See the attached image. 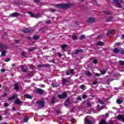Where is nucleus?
I'll use <instances>...</instances> for the list:
<instances>
[{
    "mask_svg": "<svg viewBox=\"0 0 124 124\" xmlns=\"http://www.w3.org/2000/svg\"><path fill=\"white\" fill-rule=\"evenodd\" d=\"M10 61V58H6V60H5V62H7Z\"/></svg>",
    "mask_w": 124,
    "mask_h": 124,
    "instance_id": "5fc2aeb1",
    "label": "nucleus"
},
{
    "mask_svg": "<svg viewBox=\"0 0 124 124\" xmlns=\"http://www.w3.org/2000/svg\"><path fill=\"white\" fill-rule=\"evenodd\" d=\"M98 102L100 104H102V105H103V104H104V102L102 100H98Z\"/></svg>",
    "mask_w": 124,
    "mask_h": 124,
    "instance_id": "e433bc0d",
    "label": "nucleus"
},
{
    "mask_svg": "<svg viewBox=\"0 0 124 124\" xmlns=\"http://www.w3.org/2000/svg\"><path fill=\"white\" fill-rule=\"evenodd\" d=\"M36 49V47H33L31 48V51H34Z\"/></svg>",
    "mask_w": 124,
    "mask_h": 124,
    "instance_id": "680f3d73",
    "label": "nucleus"
},
{
    "mask_svg": "<svg viewBox=\"0 0 124 124\" xmlns=\"http://www.w3.org/2000/svg\"><path fill=\"white\" fill-rule=\"evenodd\" d=\"M72 38L73 39V40H77V36L76 35H73L72 37Z\"/></svg>",
    "mask_w": 124,
    "mask_h": 124,
    "instance_id": "f704fd0d",
    "label": "nucleus"
},
{
    "mask_svg": "<svg viewBox=\"0 0 124 124\" xmlns=\"http://www.w3.org/2000/svg\"><path fill=\"white\" fill-rule=\"evenodd\" d=\"M119 52H120V50H119V49L118 48L116 47L114 49V52L115 54H118V53H119Z\"/></svg>",
    "mask_w": 124,
    "mask_h": 124,
    "instance_id": "393cba45",
    "label": "nucleus"
},
{
    "mask_svg": "<svg viewBox=\"0 0 124 124\" xmlns=\"http://www.w3.org/2000/svg\"><path fill=\"white\" fill-rule=\"evenodd\" d=\"M105 117H106V118H108V117H109V114H108V113H106V114H105Z\"/></svg>",
    "mask_w": 124,
    "mask_h": 124,
    "instance_id": "0e129e2a",
    "label": "nucleus"
},
{
    "mask_svg": "<svg viewBox=\"0 0 124 124\" xmlns=\"http://www.w3.org/2000/svg\"><path fill=\"white\" fill-rule=\"evenodd\" d=\"M55 6L56 7H57V8L62 9V4H57L55 5Z\"/></svg>",
    "mask_w": 124,
    "mask_h": 124,
    "instance_id": "dca6fc26",
    "label": "nucleus"
},
{
    "mask_svg": "<svg viewBox=\"0 0 124 124\" xmlns=\"http://www.w3.org/2000/svg\"><path fill=\"white\" fill-rule=\"evenodd\" d=\"M121 54H124V50H122L121 51Z\"/></svg>",
    "mask_w": 124,
    "mask_h": 124,
    "instance_id": "774afa93",
    "label": "nucleus"
},
{
    "mask_svg": "<svg viewBox=\"0 0 124 124\" xmlns=\"http://www.w3.org/2000/svg\"><path fill=\"white\" fill-rule=\"evenodd\" d=\"M119 63H120V65H124V61H120Z\"/></svg>",
    "mask_w": 124,
    "mask_h": 124,
    "instance_id": "58836bf2",
    "label": "nucleus"
},
{
    "mask_svg": "<svg viewBox=\"0 0 124 124\" xmlns=\"http://www.w3.org/2000/svg\"><path fill=\"white\" fill-rule=\"evenodd\" d=\"M100 72H101V73L102 74H105V73H106V72H107V70H101V71H100Z\"/></svg>",
    "mask_w": 124,
    "mask_h": 124,
    "instance_id": "473e14b6",
    "label": "nucleus"
},
{
    "mask_svg": "<svg viewBox=\"0 0 124 124\" xmlns=\"http://www.w3.org/2000/svg\"><path fill=\"white\" fill-rule=\"evenodd\" d=\"M95 76H96V77L101 76V74H98V73H95Z\"/></svg>",
    "mask_w": 124,
    "mask_h": 124,
    "instance_id": "a18cd8bd",
    "label": "nucleus"
},
{
    "mask_svg": "<svg viewBox=\"0 0 124 124\" xmlns=\"http://www.w3.org/2000/svg\"><path fill=\"white\" fill-rule=\"evenodd\" d=\"M57 54L60 58L62 56V54L61 53H57Z\"/></svg>",
    "mask_w": 124,
    "mask_h": 124,
    "instance_id": "a19ab883",
    "label": "nucleus"
},
{
    "mask_svg": "<svg viewBox=\"0 0 124 124\" xmlns=\"http://www.w3.org/2000/svg\"><path fill=\"white\" fill-rule=\"evenodd\" d=\"M83 49H77L75 51V54L78 55V54H80V53H83Z\"/></svg>",
    "mask_w": 124,
    "mask_h": 124,
    "instance_id": "4468645a",
    "label": "nucleus"
},
{
    "mask_svg": "<svg viewBox=\"0 0 124 124\" xmlns=\"http://www.w3.org/2000/svg\"><path fill=\"white\" fill-rule=\"evenodd\" d=\"M80 89H81V90H85V89H86V86L84 85H80Z\"/></svg>",
    "mask_w": 124,
    "mask_h": 124,
    "instance_id": "2f4dec72",
    "label": "nucleus"
},
{
    "mask_svg": "<svg viewBox=\"0 0 124 124\" xmlns=\"http://www.w3.org/2000/svg\"><path fill=\"white\" fill-rule=\"evenodd\" d=\"M68 82V80L66 78H63L62 79V83L63 85H65V83H67Z\"/></svg>",
    "mask_w": 124,
    "mask_h": 124,
    "instance_id": "a211bd4d",
    "label": "nucleus"
},
{
    "mask_svg": "<svg viewBox=\"0 0 124 124\" xmlns=\"http://www.w3.org/2000/svg\"><path fill=\"white\" fill-rule=\"evenodd\" d=\"M82 98H83V99H86V98H87V95L84 94L82 96Z\"/></svg>",
    "mask_w": 124,
    "mask_h": 124,
    "instance_id": "864d4df0",
    "label": "nucleus"
},
{
    "mask_svg": "<svg viewBox=\"0 0 124 124\" xmlns=\"http://www.w3.org/2000/svg\"><path fill=\"white\" fill-rule=\"evenodd\" d=\"M45 104V103L43 101H38L37 102V104H38L40 107H44Z\"/></svg>",
    "mask_w": 124,
    "mask_h": 124,
    "instance_id": "423d86ee",
    "label": "nucleus"
},
{
    "mask_svg": "<svg viewBox=\"0 0 124 124\" xmlns=\"http://www.w3.org/2000/svg\"><path fill=\"white\" fill-rule=\"evenodd\" d=\"M117 119L118 120H122L124 122V115H118Z\"/></svg>",
    "mask_w": 124,
    "mask_h": 124,
    "instance_id": "2eb2a0df",
    "label": "nucleus"
},
{
    "mask_svg": "<svg viewBox=\"0 0 124 124\" xmlns=\"http://www.w3.org/2000/svg\"><path fill=\"white\" fill-rule=\"evenodd\" d=\"M44 67H50V65H49V64H45V65H44Z\"/></svg>",
    "mask_w": 124,
    "mask_h": 124,
    "instance_id": "3c124183",
    "label": "nucleus"
},
{
    "mask_svg": "<svg viewBox=\"0 0 124 124\" xmlns=\"http://www.w3.org/2000/svg\"><path fill=\"white\" fill-rule=\"evenodd\" d=\"M38 67L39 68L44 67V65H38Z\"/></svg>",
    "mask_w": 124,
    "mask_h": 124,
    "instance_id": "bf43d9fd",
    "label": "nucleus"
},
{
    "mask_svg": "<svg viewBox=\"0 0 124 124\" xmlns=\"http://www.w3.org/2000/svg\"><path fill=\"white\" fill-rule=\"evenodd\" d=\"M18 85H19L18 83H16L15 84V89L16 90V91H18V90H19V86H18Z\"/></svg>",
    "mask_w": 124,
    "mask_h": 124,
    "instance_id": "6ab92c4d",
    "label": "nucleus"
},
{
    "mask_svg": "<svg viewBox=\"0 0 124 124\" xmlns=\"http://www.w3.org/2000/svg\"><path fill=\"white\" fill-rule=\"evenodd\" d=\"M15 104H16V105H19V104H22V102H21L19 98H17L15 100Z\"/></svg>",
    "mask_w": 124,
    "mask_h": 124,
    "instance_id": "1a4fd4ad",
    "label": "nucleus"
},
{
    "mask_svg": "<svg viewBox=\"0 0 124 124\" xmlns=\"http://www.w3.org/2000/svg\"><path fill=\"white\" fill-rule=\"evenodd\" d=\"M113 1L119 8H122L123 6L121 5V2H122V0H113Z\"/></svg>",
    "mask_w": 124,
    "mask_h": 124,
    "instance_id": "f257e3e1",
    "label": "nucleus"
},
{
    "mask_svg": "<svg viewBox=\"0 0 124 124\" xmlns=\"http://www.w3.org/2000/svg\"><path fill=\"white\" fill-rule=\"evenodd\" d=\"M67 47V45H62V49L63 50L64 48H66Z\"/></svg>",
    "mask_w": 124,
    "mask_h": 124,
    "instance_id": "c9c22d12",
    "label": "nucleus"
},
{
    "mask_svg": "<svg viewBox=\"0 0 124 124\" xmlns=\"http://www.w3.org/2000/svg\"><path fill=\"white\" fill-rule=\"evenodd\" d=\"M4 107H7L8 106V103H6L4 104Z\"/></svg>",
    "mask_w": 124,
    "mask_h": 124,
    "instance_id": "13d9d810",
    "label": "nucleus"
},
{
    "mask_svg": "<svg viewBox=\"0 0 124 124\" xmlns=\"http://www.w3.org/2000/svg\"><path fill=\"white\" fill-rule=\"evenodd\" d=\"M116 102L118 104H122L123 102H124V101L123 100H121L120 99H117L116 100Z\"/></svg>",
    "mask_w": 124,
    "mask_h": 124,
    "instance_id": "f3484780",
    "label": "nucleus"
},
{
    "mask_svg": "<svg viewBox=\"0 0 124 124\" xmlns=\"http://www.w3.org/2000/svg\"><path fill=\"white\" fill-rule=\"evenodd\" d=\"M34 0V2L35 3H40V0Z\"/></svg>",
    "mask_w": 124,
    "mask_h": 124,
    "instance_id": "79ce46f5",
    "label": "nucleus"
},
{
    "mask_svg": "<svg viewBox=\"0 0 124 124\" xmlns=\"http://www.w3.org/2000/svg\"><path fill=\"white\" fill-rule=\"evenodd\" d=\"M103 13H105V14H107V15H112V14L107 11H104L103 12Z\"/></svg>",
    "mask_w": 124,
    "mask_h": 124,
    "instance_id": "c756f323",
    "label": "nucleus"
},
{
    "mask_svg": "<svg viewBox=\"0 0 124 124\" xmlns=\"http://www.w3.org/2000/svg\"><path fill=\"white\" fill-rule=\"evenodd\" d=\"M19 41L20 40H15V43H18Z\"/></svg>",
    "mask_w": 124,
    "mask_h": 124,
    "instance_id": "e2e57ef3",
    "label": "nucleus"
},
{
    "mask_svg": "<svg viewBox=\"0 0 124 124\" xmlns=\"http://www.w3.org/2000/svg\"><path fill=\"white\" fill-rule=\"evenodd\" d=\"M87 105L88 107H91V106H92V104H91V103H90V102H87Z\"/></svg>",
    "mask_w": 124,
    "mask_h": 124,
    "instance_id": "37998d69",
    "label": "nucleus"
},
{
    "mask_svg": "<svg viewBox=\"0 0 124 124\" xmlns=\"http://www.w3.org/2000/svg\"><path fill=\"white\" fill-rule=\"evenodd\" d=\"M51 102L52 104H54L56 102V98L55 97H53L52 100H51Z\"/></svg>",
    "mask_w": 124,
    "mask_h": 124,
    "instance_id": "a878e982",
    "label": "nucleus"
},
{
    "mask_svg": "<svg viewBox=\"0 0 124 124\" xmlns=\"http://www.w3.org/2000/svg\"><path fill=\"white\" fill-rule=\"evenodd\" d=\"M66 96H67V94L65 92H63L62 94L58 95V97L60 99H64V98H66Z\"/></svg>",
    "mask_w": 124,
    "mask_h": 124,
    "instance_id": "f03ea898",
    "label": "nucleus"
},
{
    "mask_svg": "<svg viewBox=\"0 0 124 124\" xmlns=\"http://www.w3.org/2000/svg\"><path fill=\"white\" fill-rule=\"evenodd\" d=\"M71 6H72L71 4H62V9H66V8L71 7Z\"/></svg>",
    "mask_w": 124,
    "mask_h": 124,
    "instance_id": "20e7f679",
    "label": "nucleus"
},
{
    "mask_svg": "<svg viewBox=\"0 0 124 124\" xmlns=\"http://www.w3.org/2000/svg\"><path fill=\"white\" fill-rule=\"evenodd\" d=\"M4 71H5V69H1V70H0V72L2 73H3V72H4Z\"/></svg>",
    "mask_w": 124,
    "mask_h": 124,
    "instance_id": "4d7b16f0",
    "label": "nucleus"
},
{
    "mask_svg": "<svg viewBox=\"0 0 124 124\" xmlns=\"http://www.w3.org/2000/svg\"><path fill=\"white\" fill-rule=\"evenodd\" d=\"M23 97L24 98H28L29 99H31V95L29 94L24 95Z\"/></svg>",
    "mask_w": 124,
    "mask_h": 124,
    "instance_id": "f8f14e48",
    "label": "nucleus"
},
{
    "mask_svg": "<svg viewBox=\"0 0 124 124\" xmlns=\"http://www.w3.org/2000/svg\"><path fill=\"white\" fill-rule=\"evenodd\" d=\"M93 63H97V60H96V59H94V60H93Z\"/></svg>",
    "mask_w": 124,
    "mask_h": 124,
    "instance_id": "09e8293b",
    "label": "nucleus"
},
{
    "mask_svg": "<svg viewBox=\"0 0 124 124\" xmlns=\"http://www.w3.org/2000/svg\"><path fill=\"white\" fill-rule=\"evenodd\" d=\"M40 16V14H31V17H33V18H39V16Z\"/></svg>",
    "mask_w": 124,
    "mask_h": 124,
    "instance_id": "ddd939ff",
    "label": "nucleus"
},
{
    "mask_svg": "<svg viewBox=\"0 0 124 124\" xmlns=\"http://www.w3.org/2000/svg\"><path fill=\"white\" fill-rule=\"evenodd\" d=\"M12 99H14L13 96L9 98V100H12Z\"/></svg>",
    "mask_w": 124,
    "mask_h": 124,
    "instance_id": "69168bd1",
    "label": "nucleus"
},
{
    "mask_svg": "<svg viewBox=\"0 0 124 124\" xmlns=\"http://www.w3.org/2000/svg\"><path fill=\"white\" fill-rule=\"evenodd\" d=\"M2 52L1 53V56L2 57H4V56H5L6 54V51H5V50H2Z\"/></svg>",
    "mask_w": 124,
    "mask_h": 124,
    "instance_id": "cd10ccee",
    "label": "nucleus"
},
{
    "mask_svg": "<svg viewBox=\"0 0 124 124\" xmlns=\"http://www.w3.org/2000/svg\"><path fill=\"white\" fill-rule=\"evenodd\" d=\"M28 121H29V117H25V118L23 119V122L24 123L28 122Z\"/></svg>",
    "mask_w": 124,
    "mask_h": 124,
    "instance_id": "7c9ffc66",
    "label": "nucleus"
},
{
    "mask_svg": "<svg viewBox=\"0 0 124 124\" xmlns=\"http://www.w3.org/2000/svg\"><path fill=\"white\" fill-rule=\"evenodd\" d=\"M97 84V81L95 80L93 82V85H96Z\"/></svg>",
    "mask_w": 124,
    "mask_h": 124,
    "instance_id": "6e6d98bb",
    "label": "nucleus"
},
{
    "mask_svg": "<svg viewBox=\"0 0 124 124\" xmlns=\"http://www.w3.org/2000/svg\"><path fill=\"white\" fill-rule=\"evenodd\" d=\"M112 31H116V30L115 29H112L109 31L108 33V36H109L110 34H111V32H112Z\"/></svg>",
    "mask_w": 124,
    "mask_h": 124,
    "instance_id": "bb28decb",
    "label": "nucleus"
},
{
    "mask_svg": "<svg viewBox=\"0 0 124 124\" xmlns=\"http://www.w3.org/2000/svg\"><path fill=\"white\" fill-rule=\"evenodd\" d=\"M50 11H51V12H55L56 9L51 8L50 9Z\"/></svg>",
    "mask_w": 124,
    "mask_h": 124,
    "instance_id": "49530a36",
    "label": "nucleus"
},
{
    "mask_svg": "<svg viewBox=\"0 0 124 124\" xmlns=\"http://www.w3.org/2000/svg\"><path fill=\"white\" fill-rule=\"evenodd\" d=\"M22 31L23 32H24V33H31V30H30L29 29H23L22 30Z\"/></svg>",
    "mask_w": 124,
    "mask_h": 124,
    "instance_id": "6e6552de",
    "label": "nucleus"
},
{
    "mask_svg": "<svg viewBox=\"0 0 124 124\" xmlns=\"http://www.w3.org/2000/svg\"><path fill=\"white\" fill-rule=\"evenodd\" d=\"M86 75L87 76L91 77V76H92V75H93V74H92V73H91L90 71H86Z\"/></svg>",
    "mask_w": 124,
    "mask_h": 124,
    "instance_id": "b1692460",
    "label": "nucleus"
},
{
    "mask_svg": "<svg viewBox=\"0 0 124 124\" xmlns=\"http://www.w3.org/2000/svg\"><path fill=\"white\" fill-rule=\"evenodd\" d=\"M20 14L18 13H14L10 15V17H18Z\"/></svg>",
    "mask_w": 124,
    "mask_h": 124,
    "instance_id": "9b49d317",
    "label": "nucleus"
},
{
    "mask_svg": "<svg viewBox=\"0 0 124 124\" xmlns=\"http://www.w3.org/2000/svg\"><path fill=\"white\" fill-rule=\"evenodd\" d=\"M25 55H26V53H25V52H21V56H22L23 57H25Z\"/></svg>",
    "mask_w": 124,
    "mask_h": 124,
    "instance_id": "8fccbe9b",
    "label": "nucleus"
},
{
    "mask_svg": "<svg viewBox=\"0 0 124 124\" xmlns=\"http://www.w3.org/2000/svg\"><path fill=\"white\" fill-rule=\"evenodd\" d=\"M87 23H94L95 22V18L94 17H90L87 21Z\"/></svg>",
    "mask_w": 124,
    "mask_h": 124,
    "instance_id": "0eeeda50",
    "label": "nucleus"
},
{
    "mask_svg": "<svg viewBox=\"0 0 124 124\" xmlns=\"http://www.w3.org/2000/svg\"><path fill=\"white\" fill-rule=\"evenodd\" d=\"M46 24V25H49V24H51V20H48L47 21H45Z\"/></svg>",
    "mask_w": 124,
    "mask_h": 124,
    "instance_id": "4c0bfd02",
    "label": "nucleus"
},
{
    "mask_svg": "<svg viewBox=\"0 0 124 124\" xmlns=\"http://www.w3.org/2000/svg\"><path fill=\"white\" fill-rule=\"evenodd\" d=\"M85 123L87 124H93V122L92 121H91L89 119H86L85 120Z\"/></svg>",
    "mask_w": 124,
    "mask_h": 124,
    "instance_id": "aec40b11",
    "label": "nucleus"
},
{
    "mask_svg": "<svg viewBox=\"0 0 124 124\" xmlns=\"http://www.w3.org/2000/svg\"><path fill=\"white\" fill-rule=\"evenodd\" d=\"M85 37V35H82L79 37V39H84Z\"/></svg>",
    "mask_w": 124,
    "mask_h": 124,
    "instance_id": "ea45409f",
    "label": "nucleus"
},
{
    "mask_svg": "<svg viewBox=\"0 0 124 124\" xmlns=\"http://www.w3.org/2000/svg\"><path fill=\"white\" fill-rule=\"evenodd\" d=\"M52 86L53 88H56L57 87H59V84L58 83H52Z\"/></svg>",
    "mask_w": 124,
    "mask_h": 124,
    "instance_id": "c85d7f7f",
    "label": "nucleus"
},
{
    "mask_svg": "<svg viewBox=\"0 0 124 124\" xmlns=\"http://www.w3.org/2000/svg\"><path fill=\"white\" fill-rule=\"evenodd\" d=\"M78 100H82V98L80 97H78L77 98Z\"/></svg>",
    "mask_w": 124,
    "mask_h": 124,
    "instance_id": "338daca9",
    "label": "nucleus"
},
{
    "mask_svg": "<svg viewBox=\"0 0 124 124\" xmlns=\"http://www.w3.org/2000/svg\"><path fill=\"white\" fill-rule=\"evenodd\" d=\"M97 45L98 46H104V43L103 42H98Z\"/></svg>",
    "mask_w": 124,
    "mask_h": 124,
    "instance_id": "412c9836",
    "label": "nucleus"
},
{
    "mask_svg": "<svg viewBox=\"0 0 124 124\" xmlns=\"http://www.w3.org/2000/svg\"><path fill=\"white\" fill-rule=\"evenodd\" d=\"M66 75H70V72H69V71H67Z\"/></svg>",
    "mask_w": 124,
    "mask_h": 124,
    "instance_id": "052dcab7",
    "label": "nucleus"
},
{
    "mask_svg": "<svg viewBox=\"0 0 124 124\" xmlns=\"http://www.w3.org/2000/svg\"><path fill=\"white\" fill-rule=\"evenodd\" d=\"M39 38V37L38 36L35 35L33 36V39H34V40H36Z\"/></svg>",
    "mask_w": 124,
    "mask_h": 124,
    "instance_id": "72a5a7b5",
    "label": "nucleus"
},
{
    "mask_svg": "<svg viewBox=\"0 0 124 124\" xmlns=\"http://www.w3.org/2000/svg\"><path fill=\"white\" fill-rule=\"evenodd\" d=\"M36 93H38V94H43L45 91L40 88H37L36 90Z\"/></svg>",
    "mask_w": 124,
    "mask_h": 124,
    "instance_id": "39448f33",
    "label": "nucleus"
},
{
    "mask_svg": "<svg viewBox=\"0 0 124 124\" xmlns=\"http://www.w3.org/2000/svg\"><path fill=\"white\" fill-rule=\"evenodd\" d=\"M17 96H18V95L17 94H15L13 95V98H16V97H17Z\"/></svg>",
    "mask_w": 124,
    "mask_h": 124,
    "instance_id": "de8ad7c7",
    "label": "nucleus"
},
{
    "mask_svg": "<svg viewBox=\"0 0 124 124\" xmlns=\"http://www.w3.org/2000/svg\"><path fill=\"white\" fill-rule=\"evenodd\" d=\"M20 67H21V70L23 72H27V70L24 68V66L22 65L20 66Z\"/></svg>",
    "mask_w": 124,
    "mask_h": 124,
    "instance_id": "5701e85b",
    "label": "nucleus"
},
{
    "mask_svg": "<svg viewBox=\"0 0 124 124\" xmlns=\"http://www.w3.org/2000/svg\"><path fill=\"white\" fill-rule=\"evenodd\" d=\"M97 38V39H101V38H102V35H100L98 36Z\"/></svg>",
    "mask_w": 124,
    "mask_h": 124,
    "instance_id": "c03bdc74",
    "label": "nucleus"
},
{
    "mask_svg": "<svg viewBox=\"0 0 124 124\" xmlns=\"http://www.w3.org/2000/svg\"><path fill=\"white\" fill-rule=\"evenodd\" d=\"M112 19H113V16H109L106 20V22H111L112 21Z\"/></svg>",
    "mask_w": 124,
    "mask_h": 124,
    "instance_id": "4be33fe9",
    "label": "nucleus"
},
{
    "mask_svg": "<svg viewBox=\"0 0 124 124\" xmlns=\"http://www.w3.org/2000/svg\"><path fill=\"white\" fill-rule=\"evenodd\" d=\"M69 104H71V102H70V99L69 98H68L67 100L65 101L64 103V106H68Z\"/></svg>",
    "mask_w": 124,
    "mask_h": 124,
    "instance_id": "9d476101",
    "label": "nucleus"
},
{
    "mask_svg": "<svg viewBox=\"0 0 124 124\" xmlns=\"http://www.w3.org/2000/svg\"><path fill=\"white\" fill-rule=\"evenodd\" d=\"M70 73H71V74H73V73H74V70H73V69H71L70 70Z\"/></svg>",
    "mask_w": 124,
    "mask_h": 124,
    "instance_id": "603ef678",
    "label": "nucleus"
},
{
    "mask_svg": "<svg viewBox=\"0 0 124 124\" xmlns=\"http://www.w3.org/2000/svg\"><path fill=\"white\" fill-rule=\"evenodd\" d=\"M7 49V46L4 44H0V52L5 51Z\"/></svg>",
    "mask_w": 124,
    "mask_h": 124,
    "instance_id": "7ed1b4c3",
    "label": "nucleus"
}]
</instances>
